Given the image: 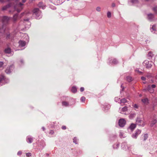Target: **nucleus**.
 <instances>
[{
  "label": "nucleus",
  "instance_id": "1",
  "mask_svg": "<svg viewBox=\"0 0 157 157\" xmlns=\"http://www.w3.org/2000/svg\"><path fill=\"white\" fill-rule=\"evenodd\" d=\"M33 13V15L36 19H39L42 17L41 11L37 8L34 9Z\"/></svg>",
  "mask_w": 157,
  "mask_h": 157
},
{
  "label": "nucleus",
  "instance_id": "2",
  "mask_svg": "<svg viewBox=\"0 0 157 157\" xmlns=\"http://www.w3.org/2000/svg\"><path fill=\"white\" fill-rule=\"evenodd\" d=\"M16 4L14 5V9L18 12H19L23 9V4L21 2L18 3L19 0H15Z\"/></svg>",
  "mask_w": 157,
  "mask_h": 157
},
{
  "label": "nucleus",
  "instance_id": "3",
  "mask_svg": "<svg viewBox=\"0 0 157 157\" xmlns=\"http://www.w3.org/2000/svg\"><path fill=\"white\" fill-rule=\"evenodd\" d=\"M136 124H138L139 126H141L143 127L145 125L144 122L142 120L141 118L140 117L137 118L136 121Z\"/></svg>",
  "mask_w": 157,
  "mask_h": 157
},
{
  "label": "nucleus",
  "instance_id": "4",
  "mask_svg": "<svg viewBox=\"0 0 157 157\" xmlns=\"http://www.w3.org/2000/svg\"><path fill=\"white\" fill-rule=\"evenodd\" d=\"M152 62L151 61H149L147 60H145L143 64V65L147 68H151L152 66Z\"/></svg>",
  "mask_w": 157,
  "mask_h": 157
},
{
  "label": "nucleus",
  "instance_id": "5",
  "mask_svg": "<svg viewBox=\"0 0 157 157\" xmlns=\"http://www.w3.org/2000/svg\"><path fill=\"white\" fill-rule=\"evenodd\" d=\"M116 102H118L121 105H122L127 102L126 99H116L115 100Z\"/></svg>",
  "mask_w": 157,
  "mask_h": 157
},
{
  "label": "nucleus",
  "instance_id": "6",
  "mask_svg": "<svg viewBox=\"0 0 157 157\" xmlns=\"http://www.w3.org/2000/svg\"><path fill=\"white\" fill-rule=\"evenodd\" d=\"M24 14V13H22L19 15L17 13L14 14L13 17V21L14 22L16 21L17 20L23 16V14Z\"/></svg>",
  "mask_w": 157,
  "mask_h": 157
},
{
  "label": "nucleus",
  "instance_id": "7",
  "mask_svg": "<svg viewBox=\"0 0 157 157\" xmlns=\"http://www.w3.org/2000/svg\"><path fill=\"white\" fill-rule=\"evenodd\" d=\"M128 108L127 107L125 106L122 108H120L119 109V112L122 114H124L125 115L127 114L126 113V112L127 111Z\"/></svg>",
  "mask_w": 157,
  "mask_h": 157
},
{
  "label": "nucleus",
  "instance_id": "8",
  "mask_svg": "<svg viewBox=\"0 0 157 157\" xmlns=\"http://www.w3.org/2000/svg\"><path fill=\"white\" fill-rule=\"evenodd\" d=\"M119 125L121 127H123L126 124V121L124 119H121L119 121Z\"/></svg>",
  "mask_w": 157,
  "mask_h": 157
},
{
  "label": "nucleus",
  "instance_id": "9",
  "mask_svg": "<svg viewBox=\"0 0 157 157\" xmlns=\"http://www.w3.org/2000/svg\"><path fill=\"white\" fill-rule=\"evenodd\" d=\"M141 131L140 130L138 129L137 130L135 133L133 134L132 135V137L133 138L136 139L137 136L141 133Z\"/></svg>",
  "mask_w": 157,
  "mask_h": 157
},
{
  "label": "nucleus",
  "instance_id": "10",
  "mask_svg": "<svg viewBox=\"0 0 157 157\" xmlns=\"http://www.w3.org/2000/svg\"><path fill=\"white\" fill-rule=\"evenodd\" d=\"M121 147L122 149L126 150L129 149L128 147L127 143L125 142H123L122 144Z\"/></svg>",
  "mask_w": 157,
  "mask_h": 157
},
{
  "label": "nucleus",
  "instance_id": "11",
  "mask_svg": "<svg viewBox=\"0 0 157 157\" xmlns=\"http://www.w3.org/2000/svg\"><path fill=\"white\" fill-rule=\"evenodd\" d=\"M10 18L9 17L6 16H4L2 18V21L3 23H7L10 20Z\"/></svg>",
  "mask_w": 157,
  "mask_h": 157
},
{
  "label": "nucleus",
  "instance_id": "12",
  "mask_svg": "<svg viewBox=\"0 0 157 157\" xmlns=\"http://www.w3.org/2000/svg\"><path fill=\"white\" fill-rule=\"evenodd\" d=\"M13 68V66L11 65L10 67H7V69L5 71L6 72L7 74L10 73L12 71Z\"/></svg>",
  "mask_w": 157,
  "mask_h": 157
},
{
  "label": "nucleus",
  "instance_id": "13",
  "mask_svg": "<svg viewBox=\"0 0 157 157\" xmlns=\"http://www.w3.org/2000/svg\"><path fill=\"white\" fill-rule=\"evenodd\" d=\"M144 90H147L151 93H153L154 91V89L151 87L150 85H149L148 86L147 89H145Z\"/></svg>",
  "mask_w": 157,
  "mask_h": 157
},
{
  "label": "nucleus",
  "instance_id": "14",
  "mask_svg": "<svg viewBox=\"0 0 157 157\" xmlns=\"http://www.w3.org/2000/svg\"><path fill=\"white\" fill-rule=\"evenodd\" d=\"M26 141L29 143H31L33 141V139L30 136H28L26 138Z\"/></svg>",
  "mask_w": 157,
  "mask_h": 157
},
{
  "label": "nucleus",
  "instance_id": "15",
  "mask_svg": "<svg viewBox=\"0 0 157 157\" xmlns=\"http://www.w3.org/2000/svg\"><path fill=\"white\" fill-rule=\"evenodd\" d=\"M19 46L21 47H24L26 44V42L25 41L20 40L19 41Z\"/></svg>",
  "mask_w": 157,
  "mask_h": 157
},
{
  "label": "nucleus",
  "instance_id": "16",
  "mask_svg": "<svg viewBox=\"0 0 157 157\" xmlns=\"http://www.w3.org/2000/svg\"><path fill=\"white\" fill-rule=\"evenodd\" d=\"M154 17V16L153 14L151 13L147 15L148 19L150 21H152Z\"/></svg>",
  "mask_w": 157,
  "mask_h": 157
},
{
  "label": "nucleus",
  "instance_id": "17",
  "mask_svg": "<svg viewBox=\"0 0 157 157\" xmlns=\"http://www.w3.org/2000/svg\"><path fill=\"white\" fill-rule=\"evenodd\" d=\"M12 5L11 3H10L6 6H3L2 8V10H6L8 8H9L10 7L12 6Z\"/></svg>",
  "mask_w": 157,
  "mask_h": 157
},
{
  "label": "nucleus",
  "instance_id": "18",
  "mask_svg": "<svg viewBox=\"0 0 157 157\" xmlns=\"http://www.w3.org/2000/svg\"><path fill=\"white\" fill-rule=\"evenodd\" d=\"M6 78L2 75H0V83H4L5 82V80Z\"/></svg>",
  "mask_w": 157,
  "mask_h": 157
},
{
  "label": "nucleus",
  "instance_id": "19",
  "mask_svg": "<svg viewBox=\"0 0 157 157\" xmlns=\"http://www.w3.org/2000/svg\"><path fill=\"white\" fill-rule=\"evenodd\" d=\"M109 63H111L114 64H116L118 63V61L116 59H114L113 60H111L109 61Z\"/></svg>",
  "mask_w": 157,
  "mask_h": 157
},
{
  "label": "nucleus",
  "instance_id": "20",
  "mask_svg": "<svg viewBox=\"0 0 157 157\" xmlns=\"http://www.w3.org/2000/svg\"><path fill=\"white\" fill-rule=\"evenodd\" d=\"M136 125L135 124H132L129 127V128L131 130H133L136 128Z\"/></svg>",
  "mask_w": 157,
  "mask_h": 157
},
{
  "label": "nucleus",
  "instance_id": "21",
  "mask_svg": "<svg viewBox=\"0 0 157 157\" xmlns=\"http://www.w3.org/2000/svg\"><path fill=\"white\" fill-rule=\"evenodd\" d=\"M136 115V113H132L129 116V117L130 119H132L135 117Z\"/></svg>",
  "mask_w": 157,
  "mask_h": 157
},
{
  "label": "nucleus",
  "instance_id": "22",
  "mask_svg": "<svg viewBox=\"0 0 157 157\" xmlns=\"http://www.w3.org/2000/svg\"><path fill=\"white\" fill-rule=\"evenodd\" d=\"M148 57V58L149 59L151 58L153 56V54L152 52L150 51L149 52L148 54L147 55Z\"/></svg>",
  "mask_w": 157,
  "mask_h": 157
},
{
  "label": "nucleus",
  "instance_id": "23",
  "mask_svg": "<svg viewBox=\"0 0 157 157\" xmlns=\"http://www.w3.org/2000/svg\"><path fill=\"white\" fill-rule=\"evenodd\" d=\"M142 101L144 104H147L148 103V99H142Z\"/></svg>",
  "mask_w": 157,
  "mask_h": 157
},
{
  "label": "nucleus",
  "instance_id": "24",
  "mask_svg": "<svg viewBox=\"0 0 157 157\" xmlns=\"http://www.w3.org/2000/svg\"><path fill=\"white\" fill-rule=\"evenodd\" d=\"M5 52L6 53H10L11 52V49L9 48H7L5 49Z\"/></svg>",
  "mask_w": 157,
  "mask_h": 157
},
{
  "label": "nucleus",
  "instance_id": "25",
  "mask_svg": "<svg viewBox=\"0 0 157 157\" xmlns=\"http://www.w3.org/2000/svg\"><path fill=\"white\" fill-rule=\"evenodd\" d=\"M77 88L75 86H73L72 87L71 91L73 93H75L77 92Z\"/></svg>",
  "mask_w": 157,
  "mask_h": 157
},
{
  "label": "nucleus",
  "instance_id": "26",
  "mask_svg": "<svg viewBox=\"0 0 157 157\" xmlns=\"http://www.w3.org/2000/svg\"><path fill=\"white\" fill-rule=\"evenodd\" d=\"M157 121L155 119H153L151 121V126L152 127L156 123Z\"/></svg>",
  "mask_w": 157,
  "mask_h": 157
},
{
  "label": "nucleus",
  "instance_id": "27",
  "mask_svg": "<svg viewBox=\"0 0 157 157\" xmlns=\"http://www.w3.org/2000/svg\"><path fill=\"white\" fill-rule=\"evenodd\" d=\"M128 3L130 4V3H132V4L136 3L137 2V0H128Z\"/></svg>",
  "mask_w": 157,
  "mask_h": 157
},
{
  "label": "nucleus",
  "instance_id": "28",
  "mask_svg": "<svg viewBox=\"0 0 157 157\" xmlns=\"http://www.w3.org/2000/svg\"><path fill=\"white\" fill-rule=\"evenodd\" d=\"M126 79L128 82H130L132 80V77L130 76L127 77L126 78Z\"/></svg>",
  "mask_w": 157,
  "mask_h": 157
},
{
  "label": "nucleus",
  "instance_id": "29",
  "mask_svg": "<svg viewBox=\"0 0 157 157\" xmlns=\"http://www.w3.org/2000/svg\"><path fill=\"white\" fill-rule=\"evenodd\" d=\"M119 146V144L118 143H116L113 145V147L114 149H117L118 148Z\"/></svg>",
  "mask_w": 157,
  "mask_h": 157
},
{
  "label": "nucleus",
  "instance_id": "30",
  "mask_svg": "<svg viewBox=\"0 0 157 157\" xmlns=\"http://www.w3.org/2000/svg\"><path fill=\"white\" fill-rule=\"evenodd\" d=\"M62 105L63 106H64L65 107L69 105V104L66 101H63L62 102Z\"/></svg>",
  "mask_w": 157,
  "mask_h": 157
},
{
  "label": "nucleus",
  "instance_id": "31",
  "mask_svg": "<svg viewBox=\"0 0 157 157\" xmlns=\"http://www.w3.org/2000/svg\"><path fill=\"white\" fill-rule=\"evenodd\" d=\"M110 105L108 104L107 105H105L104 106V108H105V110H107L108 109H109L110 108Z\"/></svg>",
  "mask_w": 157,
  "mask_h": 157
},
{
  "label": "nucleus",
  "instance_id": "32",
  "mask_svg": "<svg viewBox=\"0 0 157 157\" xmlns=\"http://www.w3.org/2000/svg\"><path fill=\"white\" fill-rule=\"evenodd\" d=\"M144 138V140H147L148 138V135L147 134H145L143 137H142V138Z\"/></svg>",
  "mask_w": 157,
  "mask_h": 157
},
{
  "label": "nucleus",
  "instance_id": "33",
  "mask_svg": "<svg viewBox=\"0 0 157 157\" xmlns=\"http://www.w3.org/2000/svg\"><path fill=\"white\" fill-rule=\"evenodd\" d=\"M155 25H153L150 29L151 31L152 32L153 31H155Z\"/></svg>",
  "mask_w": 157,
  "mask_h": 157
},
{
  "label": "nucleus",
  "instance_id": "34",
  "mask_svg": "<svg viewBox=\"0 0 157 157\" xmlns=\"http://www.w3.org/2000/svg\"><path fill=\"white\" fill-rule=\"evenodd\" d=\"M3 63L2 62H0V70H2L3 69Z\"/></svg>",
  "mask_w": 157,
  "mask_h": 157
},
{
  "label": "nucleus",
  "instance_id": "35",
  "mask_svg": "<svg viewBox=\"0 0 157 157\" xmlns=\"http://www.w3.org/2000/svg\"><path fill=\"white\" fill-rule=\"evenodd\" d=\"M42 4V3H40V2L39 3V4H38V6L39 7H41V8L42 9H44L45 7V6H41Z\"/></svg>",
  "mask_w": 157,
  "mask_h": 157
},
{
  "label": "nucleus",
  "instance_id": "36",
  "mask_svg": "<svg viewBox=\"0 0 157 157\" xmlns=\"http://www.w3.org/2000/svg\"><path fill=\"white\" fill-rule=\"evenodd\" d=\"M133 106L135 108V110H137V109H138V106L136 104H134L133 105Z\"/></svg>",
  "mask_w": 157,
  "mask_h": 157
},
{
  "label": "nucleus",
  "instance_id": "37",
  "mask_svg": "<svg viewBox=\"0 0 157 157\" xmlns=\"http://www.w3.org/2000/svg\"><path fill=\"white\" fill-rule=\"evenodd\" d=\"M153 10L155 13H156L157 14V7L155 6L153 8Z\"/></svg>",
  "mask_w": 157,
  "mask_h": 157
},
{
  "label": "nucleus",
  "instance_id": "38",
  "mask_svg": "<svg viewBox=\"0 0 157 157\" xmlns=\"http://www.w3.org/2000/svg\"><path fill=\"white\" fill-rule=\"evenodd\" d=\"M107 16L108 18H110L111 17V13L110 12H108L107 13Z\"/></svg>",
  "mask_w": 157,
  "mask_h": 157
},
{
  "label": "nucleus",
  "instance_id": "39",
  "mask_svg": "<svg viewBox=\"0 0 157 157\" xmlns=\"http://www.w3.org/2000/svg\"><path fill=\"white\" fill-rule=\"evenodd\" d=\"M77 139L76 137H75L73 139V142L75 144H77Z\"/></svg>",
  "mask_w": 157,
  "mask_h": 157
},
{
  "label": "nucleus",
  "instance_id": "40",
  "mask_svg": "<svg viewBox=\"0 0 157 157\" xmlns=\"http://www.w3.org/2000/svg\"><path fill=\"white\" fill-rule=\"evenodd\" d=\"M86 99H80V101L82 103H85Z\"/></svg>",
  "mask_w": 157,
  "mask_h": 157
},
{
  "label": "nucleus",
  "instance_id": "41",
  "mask_svg": "<svg viewBox=\"0 0 157 157\" xmlns=\"http://www.w3.org/2000/svg\"><path fill=\"white\" fill-rule=\"evenodd\" d=\"M9 1V0H0V2L1 3H4Z\"/></svg>",
  "mask_w": 157,
  "mask_h": 157
},
{
  "label": "nucleus",
  "instance_id": "42",
  "mask_svg": "<svg viewBox=\"0 0 157 157\" xmlns=\"http://www.w3.org/2000/svg\"><path fill=\"white\" fill-rule=\"evenodd\" d=\"M96 10L97 11L99 12L101 10V8L99 7H98L96 8Z\"/></svg>",
  "mask_w": 157,
  "mask_h": 157
},
{
  "label": "nucleus",
  "instance_id": "43",
  "mask_svg": "<svg viewBox=\"0 0 157 157\" xmlns=\"http://www.w3.org/2000/svg\"><path fill=\"white\" fill-rule=\"evenodd\" d=\"M29 21V19H26L24 20V21H27V22L28 23L29 25H30V22Z\"/></svg>",
  "mask_w": 157,
  "mask_h": 157
},
{
  "label": "nucleus",
  "instance_id": "44",
  "mask_svg": "<svg viewBox=\"0 0 157 157\" xmlns=\"http://www.w3.org/2000/svg\"><path fill=\"white\" fill-rule=\"evenodd\" d=\"M31 153H28L26 154V156L28 157H29L31 156Z\"/></svg>",
  "mask_w": 157,
  "mask_h": 157
},
{
  "label": "nucleus",
  "instance_id": "45",
  "mask_svg": "<svg viewBox=\"0 0 157 157\" xmlns=\"http://www.w3.org/2000/svg\"><path fill=\"white\" fill-rule=\"evenodd\" d=\"M54 133V131L53 130H51L49 133L50 134H51V135H53Z\"/></svg>",
  "mask_w": 157,
  "mask_h": 157
},
{
  "label": "nucleus",
  "instance_id": "46",
  "mask_svg": "<svg viewBox=\"0 0 157 157\" xmlns=\"http://www.w3.org/2000/svg\"><path fill=\"white\" fill-rule=\"evenodd\" d=\"M22 153V152L21 151H19L17 152V154L18 155H20Z\"/></svg>",
  "mask_w": 157,
  "mask_h": 157
},
{
  "label": "nucleus",
  "instance_id": "47",
  "mask_svg": "<svg viewBox=\"0 0 157 157\" xmlns=\"http://www.w3.org/2000/svg\"><path fill=\"white\" fill-rule=\"evenodd\" d=\"M84 90V88L83 87H81L80 89V90L81 92H83Z\"/></svg>",
  "mask_w": 157,
  "mask_h": 157
},
{
  "label": "nucleus",
  "instance_id": "48",
  "mask_svg": "<svg viewBox=\"0 0 157 157\" xmlns=\"http://www.w3.org/2000/svg\"><path fill=\"white\" fill-rule=\"evenodd\" d=\"M62 128L63 129L65 130V129H66V126H62Z\"/></svg>",
  "mask_w": 157,
  "mask_h": 157
},
{
  "label": "nucleus",
  "instance_id": "49",
  "mask_svg": "<svg viewBox=\"0 0 157 157\" xmlns=\"http://www.w3.org/2000/svg\"><path fill=\"white\" fill-rule=\"evenodd\" d=\"M141 79L143 81H145L146 80V78L145 77H141Z\"/></svg>",
  "mask_w": 157,
  "mask_h": 157
},
{
  "label": "nucleus",
  "instance_id": "50",
  "mask_svg": "<svg viewBox=\"0 0 157 157\" xmlns=\"http://www.w3.org/2000/svg\"><path fill=\"white\" fill-rule=\"evenodd\" d=\"M151 86V87L152 88H153H153H155V87L156 86L155 84H153Z\"/></svg>",
  "mask_w": 157,
  "mask_h": 157
},
{
  "label": "nucleus",
  "instance_id": "51",
  "mask_svg": "<svg viewBox=\"0 0 157 157\" xmlns=\"http://www.w3.org/2000/svg\"><path fill=\"white\" fill-rule=\"evenodd\" d=\"M120 135L121 137H122L123 136V133L121 132H120Z\"/></svg>",
  "mask_w": 157,
  "mask_h": 157
},
{
  "label": "nucleus",
  "instance_id": "52",
  "mask_svg": "<svg viewBox=\"0 0 157 157\" xmlns=\"http://www.w3.org/2000/svg\"><path fill=\"white\" fill-rule=\"evenodd\" d=\"M112 6L113 7H114L115 6V4L114 3H113Z\"/></svg>",
  "mask_w": 157,
  "mask_h": 157
},
{
  "label": "nucleus",
  "instance_id": "53",
  "mask_svg": "<svg viewBox=\"0 0 157 157\" xmlns=\"http://www.w3.org/2000/svg\"><path fill=\"white\" fill-rule=\"evenodd\" d=\"M121 88H122V90H123L124 89V87L122 85H121Z\"/></svg>",
  "mask_w": 157,
  "mask_h": 157
},
{
  "label": "nucleus",
  "instance_id": "54",
  "mask_svg": "<svg viewBox=\"0 0 157 157\" xmlns=\"http://www.w3.org/2000/svg\"><path fill=\"white\" fill-rule=\"evenodd\" d=\"M42 128L43 129V131H44L45 130V128L44 127H42Z\"/></svg>",
  "mask_w": 157,
  "mask_h": 157
},
{
  "label": "nucleus",
  "instance_id": "55",
  "mask_svg": "<svg viewBox=\"0 0 157 157\" xmlns=\"http://www.w3.org/2000/svg\"><path fill=\"white\" fill-rule=\"evenodd\" d=\"M23 3H25L26 1V0H22Z\"/></svg>",
  "mask_w": 157,
  "mask_h": 157
},
{
  "label": "nucleus",
  "instance_id": "56",
  "mask_svg": "<svg viewBox=\"0 0 157 157\" xmlns=\"http://www.w3.org/2000/svg\"><path fill=\"white\" fill-rule=\"evenodd\" d=\"M10 36V34L7 35V37L9 38V37Z\"/></svg>",
  "mask_w": 157,
  "mask_h": 157
},
{
  "label": "nucleus",
  "instance_id": "57",
  "mask_svg": "<svg viewBox=\"0 0 157 157\" xmlns=\"http://www.w3.org/2000/svg\"><path fill=\"white\" fill-rule=\"evenodd\" d=\"M20 62L21 63H23V61L22 60H20Z\"/></svg>",
  "mask_w": 157,
  "mask_h": 157
},
{
  "label": "nucleus",
  "instance_id": "58",
  "mask_svg": "<svg viewBox=\"0 0 157 157\" xmlns=\"http://www.w3.org/2000/svg\"><path fill=\"white\" fill-rule=\"evenodd\" d=\"M155 59L156 60H157V55L156 56Z\"/></svg>",
  "mask_w": 157,
  "mask_h": 157
},
{
  "label": "nucleus",
  "instance_id": "59",
  "mask_svg": "<svg viewBox=\"0 0 157 157\" xmlns=\"http://www.w3.org/2000/svg\"><path fill=\"white\" fill-rule=\"evenodd\" d=\"M74 99H72L71 101H74Z\"/></svg>",
  "mask_w": 157,
  "mask_h": 157
},
{
  "label": "nucleus",
  "instance_id": "60",
  "mask_svg": "<svg viewBox=\"0 0 157 157\" xmlns=\"http://www.w3.org/2000/svg\"><path fill=\"white\" fill-rule=\"evenodd\" d=\"M81 98H85L84 97H82Z\"/></svg>",
  "mask_w": 157,
  "mask_h": 157
},
{
  "label": "nucleus",
  "instance_id": "61",
  "mask_svg": "<svg viewBox=\"0 0 157 157\" xmlns=\"http://www.w3.org/2000/svg\"><path fill=\"white\" fill-rule=\"evenodd\" d=\"M155 78H156L157 79V75H156Z\"/></svg>",
  "mask_w": 157,
  "mask_h": 157
},
{
  "label": "nucleus",
  "instance_id": "62",
  "mask_svg": "<svg viewBox=\"0 0 157 157\" xmlns=\"http://www.w3.org/2000/svg\"><path fill=\"white\" fill-rule=\"evenodd\" d=\"M143 82V83H144V84H145V83H146V82Z\"/></svg>",
  "mask_w": 157,
  "mask_h": 157
},
{
  "label": "nucleus",
  "instance_id": "63",
  "mask_svg": "<svg viewBox=\"0 0 157 157\" xmlns=\"http://www.w3.org/2000/svg\"><path fill=\"white\" fill-rule=\"evenodd\" d=\"M70 105H72V104L71 103H70Z\"/></svg>",
  "mask_w": 157,
  "mask_h": 157
},
{
  "label": "nucleus",
  "instance_id": "64",
  "mask_svg": "<svg viewBox=\"0 0 157 157\" xmlns=\"http://www.w3.org/2000/svg\"><path fill=\"white\" fill-rule=\"evenodd\" d=\"M139 96H140V97H141V95H140Z\"/></svg>",
  "mask_w": 157,
  "mask_h": 157
}]
</instances>
